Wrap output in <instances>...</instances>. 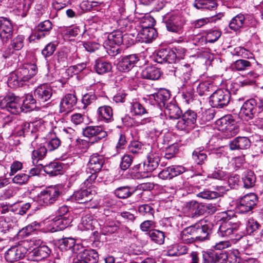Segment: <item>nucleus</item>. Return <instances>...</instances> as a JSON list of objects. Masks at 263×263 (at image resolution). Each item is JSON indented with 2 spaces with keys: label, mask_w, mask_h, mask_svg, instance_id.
Here are the masks:
<instances>
[{
  "label": "nucleus",
  "mask_w": 263,
  "mask_h": 263,
  "mask_svg": "<svg viewBox=\"0 0 263 263\" xmlns=\"http://www.w3.org/2000/svg\"><path fill=\"white\" fill-rule=\"evenodd\" d=\"M220 223L218 234L219 236L230 238L232 240L237 241L242 238L246 234L251 235L259 229L260 224L253 218L246 222V230L239 222H235L230 215L223 212L220 215Z\"/></svg>",
  "instance_id": "nucleus-1"
},
{
  "label": "nucleus",
  "mask_w": 263,
  "mask_h": 263,
  "mask_svg": "<svg viewBox=\"0 0 263 263\" xmlns=\"http://www.w3.org/2000/svg\"><path fill=\"white\" fill-rule=\"evenodd\" d=\"M123 33L119 30H114L108 35L104 42V46L110 55L114 56L120 53L119 46L123 42Z\"/></svg>",
  "instance_id": "nucleus-2"
},
{
  "label": "nucleus",
  "mask_w": 263,
  "mask_h": 263,
  "mask_svg": "<svg viewBox=\"0 0 263 263\" xmlns=\"http://www.w3.org/2000/svg\"><path fill=\"white\" fill-rule=\"evenodd\" d=\"M163 21L168 31L179 34L183 32L185 21L184 18L178 13L175 12L167 13L163 17Z\"/></svg>",
  "instance_id": "nucleus-3"
},
{
  "label": "nucleus",
  "mask_w": 263,
  "mask_h": 263,
  "mask_svg": "<svg viewBox=\"0 0 263 263\" xmlns=\"http://www.w3.org/2000/svg\"><path fill=\"white\" fill-rule=\"evenodd\" d=\"M231 100V93L227 89H219L210 98V102L213 107L223 108L227 106Z\"/></svg>",
  "instance_id": "nucleus-4"
},
{
  "label": "nucleus",
  "mask_w": 263,
  "mask_h": 263,
  "mask_svg": "<svg viewBox=\"0 0 263 263\" xmlns=\"http://www.w3.org/2000/svg\"><path fill=\"white\" fill-rule=\"evenodd\" d=\"M20 98L13 96H7L0 101V106L13 114H18L24 111Z\"/></svg>",
  "instance_id": "nucleus-5"
},
{
  "label": "nucleus",
  "mask_w": 263,
  "mask_h": 263,
  "mask_svg": "<svg viewBox=\"0 0 263 263\" xmlns=\"http://www.w3.org/2000/svg\"><path fill=\"white\" fill-rule=\"evenodd\" d=\"M197 117V114L194 111L186 110L177 123L176 128L180 130L189 131L194 127Z\"/></svg>",
  "instance_id": "nucleus-6"
},
{
  "label": "nucleus",
  "mask_w": 263,
  "mask_h": 263,
  "mask_svg": "<svg viewBox=\"0 0 263 263\" xmlns=\"http://www.w3.org/2000/svg\"><path fill=\"white\" fill-rule=\"evenodd\" d=\"M60 195L59 189L54 186H49L41 191L38 195V200L43 205H49L53 203Z\"/></svg>",
  "instance_id": "nucleus-7"
},
{
  "label": "nucleus",
  "mask_w": 263,
  "mask_h": 263,
  "mask_svg": "<svg viewBox=\"0 0 263 263\" xmlns=\"http://www.w3.org/2000/svg\"><path fill=\"white\" fill-rule=\"evenodd\" d=\"M258 201L257 196L254 193H250L241 197L237 204V208L239 213H246L252 210Z\"/></svg>",
  "instance_id": "nucleus-8"
},
{
  "label": "nucleus",
  "mask_w": 263,
  "mask_h": 263,
  "mask_svg": "<svg viewBox=\"0 0 263 263\" xmlns=\"http://www.w3.org/2000/svg\"><path fill=\"white\" fill-rule=\"evenodd\" d=\"M27 252V249L22 245L12 246L5 253V258L9 262H14L24 258Z\"/></svg>",
  "instance_id": "nucleus-9"
},
{
  "label": "nucleus",
  "mask_w": 263,
  "mask_h": 263,
  "mask_svg": "<svg viewBox=\"0 0 263 263\" xmlns=\"http://www.w3.org/2000/svg\"><path fill=\"white\" fill-rule=\"evenodd\" d=\"M13 24L10 20L0 17V38L3 42H7L13 35Z\"/></svg>",
  "instance_id": "nucleus-10"
},
{
  "label": "nucleus",
  "mask_w": 263,
  "mask_h": 263,
  "mask_svg": "<svg viewBox=\"0 0 263 263\" xmlns=\"http://www.w3.org/2000/svg\"><path fill=\"white\" fill-rule=\"evenodd\" d=\"M183 212L189 217L195 218L204 213V206L195 200L186 202Z\"/></svg>",
  "instance_id": "nucleus-11"
},
{
  "label": "nucleus",
  "mask_w": 263,
  "mask_h": 263,
  "mask_svg": "<svg viewBox=\"0 0 263 263\" xmlns=\"http://www.w3.org/2000/svg\"><path fill=\"white\" fill-rule=\"evenodd\" d=\"M160 161L158 154L150 153L147 156V161L144 163L146 171H144L141 175L143 178L151 176V173L155 170L158 166Z\"/></svg>",
  "instance_id": "nucleus-12"
},
{
  "label": "nucleus",
  "mask_w": 263,
  "mask_h": 263,
  "mask_svg": "<svg viewBox=\"0 0 263 263\" xmlns=\"http://www.w3.org/2000/svg\"><path fill=\"white\" fill-rule=\"evenodd\" d=\"M195 240L203 241L210 238L211 233V226L199 223L191 226Z\"/></svg>",
  "instance_id": "nucleus-13"
},
{
  "label": "nucleus",
  "mask_w": 263,
  "mask_h": 263,
  "mask_svg": "<svg viewBox=\"0 0 263 263\" xmlns=\"http://www.w3.org/2000/svg\"><path fill=\"white\" fill-rule=\"evenodd\" d=\"M170 71L174 72V74L176 77H178L180 79L187 81L190 80L192 68L189 64L185 62H182L176 67H173V69Z\"/></svg>",
  "instance_id": "nucleus-14"
},
{
  "label": "nucleus",
  "mask_w": 263,
  "mask_h": 263,
  "mask_svg": "<svg viewBox=\"0 0 263 263\" xmlns=\"http://www.w3.org/2000/svg\"><path fill=\"white\" fill-rule=\"evenodd\" d=\"M77 99L73 94L66 95L61 100L60 104V112L67 115L70 112L76 105Z\"/></svg>",
  "instance_id": "nucleus-15"
},
{
  "label": "nucleus",
  "mask_w": 263,
  "mask_h": 263,
  "mask_svg": "<svg viewBox=\"0 0 263 263\" xmlns=\"http://www.w3.org/2000/svg\"><path fill=\"white\" fill-rule=\"evenodd\" d=\"M24 84L37 73L36 65L28 64L23 65L15 70Z\"/></svg>",
  "instance_id": "nucleus-16"
},
{
  "label": "nucleus",
  "mask_w": 263,
  "mask_h": 263,
  "mask_svg": "<svg viewBox=\"0 0 263 263\" xmlns=\"http://www.w3.org/2000/svg\"><path fill=\"white\" fill-rule=\"evenodd\" d=\"M136 54H130L123 57L117 64V68L120 71L128 72L131 70L138 61Z\"/></svg>",
  "instance_id": "nucleus-17"
},
{
  "label": "nucleus",
  "mask_w": 263,
  "mask_h": 263,
  "mask_svg": "<svg viewBox=\"0 0 263 263\" xmlns=\"http://www.w3.org/2000/svg\"><path fill=\"white\" fill-rule=\"evenodd\" d=\"M83 134L86 137L93 138L92 143L97 142L107 136L106 133L99 126H88L83 130Z\"/></svg>",
  "instance_id": "nucleus-18"
},
{
  "label": "nucleus",
  "mask_w": 263,
  "mask_h": 263,
  "mask_svg": "<svg viewBox=\"0 0 263 263\" xmlns=\"http://www.w3.org/2000/svg\"><path fill=\"white\" fill-rule=\"evenodd\" d=\"M36 99L41 102L49 100L52 95V89L50 86L44 84L38 86L34 90Z\"/></svg>",
  "instance_id": "nucleus-19"
},
{
  "label": "nucleus",
  "mask_w": 263,
  "mask_h": 263,
  "mask_svg": "<svg viewBox=\"0 0 263 263\" xmlns=\"http://www.w3.org/2000/svg\"><path fill=\"white\" fill-rule=\"evenodd\" d=\"M257 101L250 99L246 101L242 106L240 114L246 117V120L252 119L257 112Z\"/></svg>",
  "instance_id": "nucleus-20"
},
{
  "label": "nucleus",
  "mask_w": 263,
  "mask_h": 263,
  "mask_svg": "<svg viewBox=\"0 0 263 263\" xmlns=\"http://www.w3.org/2000/svg\"><path fill=\"white\" fill-rule=\"evenodd\" d=\"M96 192L92 191L90 187L85 190H81L74 193L72 199L79 203H85L91 201Z\"/></svg>",
  "instance_id": "nucleus-21"
},
{
  "label": "nucleus",
  "mask_w": 263,
  "mask_h": 263,
  "mask_svg": "<svg viewBox=\"0 0 263 263\" xmlns=\"http://www.w3.org/2000/svg\"><path fill=\"white\" fill-rule=\"evenodd\" d=\"M52 28V23L49 20H46L41 22L36 26L33 34L30 36V39L34 40L35 38L40 39L48 34Z\"/></svg>",
  "instance_id": "nucleus-22"
},
{
  "label": "nucleus",
  "mask_w": 263,
  "mask_h": 263,
  "mask_svg": "<svg viewBox=\"0 0 263 263\" xmlns=\"http://www.w3.org/2000/svg\"><path fill=\"white\" fill-rule=\"evenodd\" d=\"M157 36V32L153 27H143L137 34L139 41L148 43L155 39Z\"/></svg>",
  "instance_id": "nucleus-23"
},
{
  "label": "nucleus",
  "mask_w": 263,
  "mask_h": 263,
  "mask_svg": "<svg viewBox=\"0 0 263 263\" xmlns=\"http://www.w3.org/2000/svg\"><path fill=\"white\" fill-rule=\"evenodd\" d=\"M105 159L103 155L93 154L90 156L88 163V169L92 172L98 173L102 168Z\"/></svg>",
  "instance_id": "nucleus-24"
},
{
  "label": "nucleus",
  "mask_w": 263,
  "mask_h": 263,
  "mask_svg": "<svg viewBox=\"0 0 263 263\" xmlns=\"http://www.w3.org/2000/svg\"><path fill=\"white\" fill-rule=\"evenodd\" d=\"M155 58L158 63H172L176 58V54L171 50L162 49L157 52Z\"/></svg>",
  "instance_id": "nucleus-25"
},
{
  "label": "nucleus",
  "mask_w": 263,
  "mask_h": 263,
  "mask_svg": "<svg viewBox=\"0 0 263 263\" xmlns=\"http://www.w3.org/2000/svg\"><path fill=\"white\" fill-rule=\"evenodd\" d=\"M98 119L105 123H110L114 121L113 111L111 107L103 105L99 107L97 111Z\"/></svg>",
  "instance_id": "nucleus-26"
},
{
  "label": "nucleus",
  "mask_w": 263,
  "mask_h": 263,
  "mask_svg": "<svg viewBox=\"0 0 263 263\" xmlns=\"http://www.w3.org/2000/svg\"><path fill=\"white\" fill-rule=\"evenodd\" d=\"M251 142L246 137H237L231 141L229 143L230 148L231 150L245 149L248 148Z\"/></svg>",
  "instance_id": "nucleus-27"
},
{
  "label": "nucleus",
  "mask_w": 263,
  "mask_h": 263,
  "mask_svg": "<svg viewBox=\"0 0 263 263\" xmlns=\"http://www.w3.org/2000/svg\"><path fill=\"white\" fill-rule=\"evenodd\" d=\"M46 139L47 144L45 147L47 151L49 152H52L57 149L61 144L60 139L57 136L53 130H51L47 134Z\"/></svg>",
  "instance_id": "nucleus-28"
},
{
  "label": "nucleus",
  "mask_w": 263,
  "mask_h": 263,
  "mask_svg": "<svg viewBox=\"0 0 263 263\" xmlns=\"http://www.w3.org/2000/svg\"><path fill=\"white\" fill-rule=\"evenodd\" d=\"M98 225L97 220L90 214H87L81 218V222L79 225L81 230H93Z\"/></svg>",
  "instance_id": "nucleus-29"
},
{
  "label": "nucleus",
  "mask_w": 263,
  "mask_h": 263,
  "mask_svg": "<svg viewBox=\"0 0 263 263\" xmlns=\"http://www.w3.org/2000/svg\"><path fill=\"white\" fill-rule=\"evenodd\" d=\"M170 92L166 89H161L157 93L151 95L149 99L152 102L154 100L156 103L161 106L162 103L164 106H165V102L170 98Z\"/></svg>",
  "instance_id": "nucleus-30"
},
{
  "label": "nucleus",
  "mask_w": 263,
  "mask_h": 263,
  "mask_svg": "<svg viewBox=\"0 0 263 263\" xmlns=\"http://www.w3.org/2000/svg\"><path fill=\"white\" fill-rule=\"evenodd\" d=\"M164 114L171 119H178L182 114L179 106L174 103H169L165 106Z\"/></svg>",
  "instance_id": "nucleus-31"
},
{
  "label": "nucleus",
  "mask_w": 263,
  "mask_h": 263,
  "mask_svg": "<svg viewBox=\"0 0 263 263\" xmlns=\"http://www.w3.org/2000/svg\"><path fill=\"white\" fill-rule=\"evenodd\" d=\"M141 75L144 79L156 80L160 78L161 73L159 68L155 66H148L142 71Z\"/></svg>",
  "instance_id": "nucleus-32"
},
{
  "label": "nucleus",
  "mask_w": 263,
  "mask_h": 263,
  "mask_svg": "<svg viewBox=\"0 0 263 263\" xmlns=\"http://www.w3.org/2000/svg\"><path fill=\"white\" fill-rule=\"evenodd\" d=\"M112 68L110 63L102 59H98L95 61L94 69L99 74L109 72Z\"/></svg>",
  "instance_id": "nucleus-33"
},
{
  "label": "nucleus",
  "mask_w": 263,
  "mask_h": 263,
  "mask_svg": "<svg viewBox=\"0 0 263 263\" xmlns=\"http://www.w3.org/2000/svg\"><path fill=\"white\" fill-rule=\"evenodd\" d=\"M193 6L197 9L213 10L216 9L217 4L215 0H195Z\"/></svg>",
  "instance_id": "nucleus-34"
},
{
  "label": "nucleus",
  "mask_w": 263,
  "mask_h": 263,
  "mask_svg": "<svg viewBox=\"0 0 263 263\" xmlns=\"http://www.w3.org/2000/svg\"><path fill=\"white\" fill-rule=\"evenodd\" d=\"M80 253V258L84 259L86 263H97L98 261V254L94 250H85Z\"/></svg>",
  "instance_id": "nucleus-35"
},
{
  "label": "nucleus",
  "mask_w": 263,
  "mask_h": 263,
  "mask_svg": "<svg viewBox=\"0 0 263 263\" xmlns=\"http://www.w3.org/2000/svg\"><path fill=\"white\" fill-rule=\"evenodd\" d=\"M235 121L230 115L225 116L216 121L218 129L224 133Z\"/></svg>",
  "instance_id": "nucleus-36"
},
{
  "label": "nucleus",
  "mask_w": 263,
  "mask_h": 263,
  "mask_svg": "<svg viewBox=\"0 0 263 263\" xmlns=\"http://www.w3.org/2000/svg\"><path fill=\"white\" fill-rule=\"evenodd\" d=\"M47 149L45 146H41L36 149H34L32 152V161L34 165H42L39 163L40 160H43L47 154Z\"/></svg>",
  "instance_id": "nucleus-37"
},
{
  "label": "nucleus",
  "mask_w": 263,
  "mask_h": 263,
  "mask_svg": "<svg viewBox=\"0 0 263 263\" xmlns=\"http://www.w3.org/2000/svg\"><path fill=\"white\" fill-rule=\"evenodd\" d=\"M63 167L60 163L53 162L45 165L44 172L50 176H57L62 172Z\"/></svg>",
  "instance_id": "nucleus-38"
},
{
  "label": "nucleus",
  "mask_w": 263,
  "mask_h": 263,
  "mask_svg": "<svg viewBox=\"0 0 263 263\" xmlns=\"http://www.w3.org/2000/svg\"><path fill=\"white\" fill-rule=\"evenodd\" d=\"M41 227V223L36 221L28 224L20 231V235L23 237H27L32 233L39 230Z\"/></svg>",
  "instance_id": "nucleus-39"
},
{
  "label": "nucleus",
  "mask_w": 263,
  "mask_h": 263,
  "mask_svg": "<svg viewBox=\"0 0 263 263\" xmlns=\"http://www.w3.org/2000/svg\"><path fill=\"white\" fill-rule=\"evenodd\" d=\"M245 22V16L242 14H238L231 20L229 27L231 30L237 31L243 26Z\"/></svg>",
  "instance_id": "nucleus-40"
},
{
  "label": "nucleus",
  "mask_w": 263,
  "mask_h": 263,
  "mask_svg": "<svg viewBox=\"0 0 263 263\" xmlns=\"http://www.w3.org/2000/svg\"><path fill=\"white\" fill-rule=\"evenodd\" d=\"M49 248L45 245L40 246L33 250V255L37 257L36 260L42 259L49 256L51 253Z\"/></svg>",
  "instance_id": "nucleus-41"
},
{
  "label": "nucleus",
  "mask_w": 263,
  "mask_h": 263,
  "mask_svg": "<svg viewBox=\"0 0 263 263\" xmlns=\"http://www.w3.org/2000/svg\"><path fill=\"white\" fill-rule=\"evenodd\" d=\"M7 84L8 86L12 88H16L24 84L16 71L10 74L7 80Z\"/></svg>",
  "instance_id": "nucleus-42"
},
{
  "label": "nucleus",
  "mask_w": 263,
  "mask_h": 263,
  "mask_svg": "<svg viewBox=\"0 0 263 263\" xmlns=\"http://www.w3.org/2000/svg\"><path fill=\"white\" fill-rule=\"evenodd\" d=\"M203 150V147H200L196 148L192 153V158L198 164H202L206 159V154Z\"/></svg>",
  "instance_id": "nucleus-43"
},
{
  "label": "nucleus",
  "mask_w": 263,
  "mask_h": 263,
  "mask_svg": "<svg viewBox=\"0 0 263 263\" xmlns=\"http://www.w3.org/2000/svg\"><path fill=\"white\" fill-rule=\"evenodd\" d=\"M148 235L152 241L158 245H162L164 242V234L162 231L158 230H152L149 231Z\"/></svg>",
  "instance_id": "nucleus-44"
},
{
  "label": "nucleus",
  "mask_w": 263,
  "mask_h": 263,
  "mask_svg": "<svg viewBox=\"0 0 263 263\" xmlns=\"http://www.w3.org/2000/svg\"><path fill=\"white\" fill-rule=\"evenodd\" d=\"M191 226L184 229L181 233L180 238L184 243H191L195 241Z\"/></svg>",
  "instance_id": "nucleus-45"
},
{
  "label": "nucleus",
  "mask_w": 263,
  "mask_h": 263,
  "mask_svg": "<svg viewBox=\"0 0 263 263\" xmlns=\"http://www.w3.org/2000/svg\"><path fill=\"white\" fill-rule=\"evenodd\" d=\"M243 186L245 188L249 189L253 187L256 181V177L253 172L247 171L242 177Z\"/></svg>",
  "instance_id": "nucleus-46"
},
{
  "label": "nucleus",
  "mask_w": 263,
  "mask_h": 263,
  "mask_svg": "<svg viewBox=\"0 0 263 263\" xmlns=\"http://www.w3.org/2000/svg\"><path fill=\"white\" fill-rule=\"evenodd\" d=\"M130 112L135 116H142L147 113L145 107L137 101L131 103Z\"/></svg>",
  "instance_id": "nucleus-47"
},
{
  "label": "nucleus",
  "mask_w": 263,
  "mask_h": 263,
  "mask_svg": "<svg viewBox=\"0 0 263 263\" xmlns=\"http://www.w3.org/2000/svg\"><path fill=\"white\" fill-rule=\"evenodd\" d=\"M52 223V229L53 231H61L67 228L69 223V220L66 219L65 217L53 219Z\"/></svg>",
  "instance_id": "nucleus-48"
},
{
  "label": "nucleus",
  "mask_w": 263,
  "mask_h": 263,
  "mask_svg": "<svg viewBox=\"0 0 263 263\" xmlns=\"http://www.w3.org/2000/svg\"><path fill=\"white\" fill-rule=\"evenodd\" d=\"M128 148L129 151L134 154H142L144 151V145L139 141H131Z\"/></svg>",
  "instance_id": "nucleus-49"
},
{
  "label": "nucleus",
  "mask_w": 263,
  "mask_h": 263,
  "mask_svg": "<svg viewBox=\"0 0 263 263\" xmlns=\"http://www.w3.org/2000/svg\"><path fill=\"white\" fill-rule=\"evenodd\" d=\"M36 100L31 95L26 96L25 99L22 102V106L24 109H26V111L32 110L35 107Z\"/></svg>",
  "instance_id": "nucleus-50"
},
{
  "label": "nucleus",
  "mask_w": 263,
  "mask_h": 263,
  "mask_svg": "<svg viewBox=\"0 0 263 263\" xmlns=\"http://www.w3.org/2000/svg\"><path fill=\"white\" fill-rule=\"evenodd\" d=\"M251 65V63L247 60H238L231 65V68L233 70L242 71L247 69Z\"/></svg>",
  "instance_id": "nucleus-51"
},
{
  "label": "nucleus",
  "mask_w": 263,
  "mask_h": 263,
  "mask_svg": "<svg viewBox=\"0 0 263 263\" xmlns=\"http://www.w3.org/2000/svg\"><path fill=\"white\" fill-rule=\"evenodd\" d=\"M115 195L121 199H125L130 197L133 193L130 191V187L128 186H124L118 187L115 190Z\"/></svg>",
  "instance_id": "nucleus-52"
},
{
  "label": "nucleus",
  "mask_w": 263,
  "mask_h": 263,
  "mask_svg": "<svg viewBox=\"0 0 263 263\" xmlns=\"http://www.w3.org/2000/svg\"><path fill=\"white\" fill-rule=\"evenodd\" d=\"M138 212L142 216L147 217H153L154 209L153 206L148 204H143L139 206Z\"/></svg>",
  "instance_id": "nucleus-53"
},
{
  "label": "nucleus",
  "mask_w": 263,
  "mask_h": 263,
  "mask_svg": "<svg viewBox=\"0 0 263 263\" xmlns=\"http://www.w3.org/2000/svg\"><path fill=\"white\" fill-rule=\"evenodd\" d=\"M239 131V126L236 121L230 125L226 131L223 133V136L227 138H230L236 135Z\"/></svg>",
  "instance_id": "nucleus-54"
},
{
  "label": "nucleus",
  "mask_w": 263,
  "mask_h": 263,
  "mask_svg": "<svg viewBox=\"0 0 263 263\" xmlns=\"http://www.w3.org/2000/svg\"><path fill=\"white\" fill-rule=\"evenodd\" d=\"M57 44L54 42H50L47 44L42 51V54L45 58L49 57L53 54L56 50Z\"/></svg>",
  "instance_id": "nucleus-55"
},
{
  "label": "nucleus",
  "mask_w": 263,
  "mask_h": 263,
  "mask_svg": "<svg viewBox=\"0 0 263 263\" xmlns=\"http://www.w3.org/2000/svg\"><path fill=\"white\" fill-rule=\"evenodd\" d=\"M221 35V32L217 30H209L205 36L206 42L214 43L218 40V39Z\"/></svg>",
  "instance_id": "nucleus-56"
},
{
  "label": "nucleus",
  "mask_w": 263,
  "mask_h": 263,
  "mask_svg": "<svg viewBox=\"0 0 263 263\" xmlns=\"http://www.w3.org/2000/svg\"><path fill=\"white\" fill-rule=\"evenodd\" d=\"M24 41V36L18 35L11 41V46L14 50H19L23 47Z\"/></svg>",
  "instance_id": "nucleus-57"
},
{
  "label": "nucleus",
  "mask_w": 263,
  "mask_h": 263,
  "mask_svg": "<svg viewBox=\"0 0 263 263\" xmlns=\"http://www.w3.org/2000/svg\"><path fill=\"white\" fill-rule=\"evenodd\" d=\"M218 193L208 190H204L203 191L197 194V197L205 199H215L218 197Z\"/></svg>",
  "instance_id": "nucleus-58"
},
{
  "label": "nucleus",
  "mask_w": 263,
  "mask_h": 263,
  "mask_svg": "<svg viewBox=\"0 0 263 263\" xmlns=\"http://www.w3.org/2000/svg\"><path fill=\"white\" fill-rule=\"evenodd\" d=\"M29 178L30 176L29 175L25 173H20L13 178L12 181L14 183L23 185L28 182Z\"/></svg>",
  "instance_id": "nucleus-59"
},
{
  "label": "nucleus",
  "mask_w": 263,
  "mask_h": 263,
  "mask_svg": "<svg viewBox=\"0 0 263 263\" xmlns=\"http://www.w3.org/2000/svg\"><path fill=\"white\" fill-rule=\"evenodd\" d=\"M209 257L214 263H227L224 254L213 252L211 253Z\"/></svg>",
  "instance_id": "nucleus-60"
},
{
  "label": "nucleus",
  "mask_w": 263,
  "mask_h": 263,
  "mask_svg": "<svg viewBox=\"0 0 263 263\" xmlns=\"http://www.w3.org/2000/svg\"><path fill=\"white\" fill-rule=\"evenodd\" d=\"M133 157L129 154L124 155L121 159L120 167L122 170H126L132 163Z\"/></svg>",
  "instance_id": "nucleus-61"
},
{
  "label": "nucleus",
  "mask_w": 263,
  "mask_h": 263,
  "mask_svg": "<svg viewBox=\"0 0 263 263\" xmlns=\"http://www.w3.org/2000/svg\"><path fill=\"white\" fill-rule=\"evenodd\" d=\"M179 151L178 146L177 144H174L170 145L166 148L165 158L167 159H171L178 153Z\"/></svg>",
  "instance_id": "nucleus-62"
},
{
  "label": "nucleus",
  "mask_w": 263,
  "mask_h": 263,
  "mask_svg": "<svg viewBox=\"0 0 263 263\" xmlns=\"http://www.w3.org/2000/svg\"><path fill=\"white\" fill-rule=\"evenodd\" d=\"M75 240L72 238H65L61 240L60 246L68 250L73 248L75 245Z\"/></svg>",
  "instance_id": "nucleus-63"
},
{
  "label": "nucleus",
  "mask_w": 263,
  "mask_h": 263,
  "mask_svg": "<svg viewBox=\"0 0 263 263\" xmlns=\"http://www.w3.org/2000/svg\"><path fill=\"white\" fill-rule=\"evenodd\" d=\"M238 254L237 251L231 252L226 255V258L229 263H240V258L238 256Z\"/></svg>",
  "instance_id": "nucleus-64"
}]
</instances>
